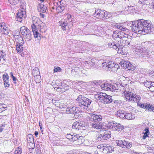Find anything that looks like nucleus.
<instances>
[{
	"label": "nucleus",
	"instance_id": "nucleus-1",
	"mask_svg": "<svg viewBox=\"0 0 154 154\" xmlns=\"http://www.w3.org/2000/svg\"><path fill=\"white\" fill-rule=\"evenodd\" d=\"M150 21L143 19L133 21L131 24V27L132 28V31L136 33L139 34H144L146 29L147 27H149Z\"/></svg>",
	"mask_w": 154,
	"mask_h": 154
},
{
	"label": "nucleus",
	"instance_id": "nucleus-2",
	"mask_svg": "<svg viewBox=\"0 0 154 154\" xmlns=\"http://www.w3.org/2000/svg\"><path fill=\"white\" fill-rule=\"evenodd\" d=\"M76 100V106L83 111L87 110L91 106V104L92 102L91 99L82 95H79Z\"/></svg>",
	"mask_w": 154,
	"mask_h": 154
},
{
	"label": "nucleus",
	"instance_id": "nucleus-3",
	"mask_svg": "<svg viewBox=\"0 0 154 154\" xmlns=\"http://www.w3.org/2000/svg\"><path fill=\"white\" fill-rule=\"evenodd\" d=\"M134 51L140 57L146 59H150L149 60H147L148 62L152 60V57L149 55V52L148 48L145 47L142 48L140 46L137 45L135 48Z\"/></svg>",
	"mask_w": 154,
	"mask_h": 154
},
{
	"label": "nucleus",
	"instance_id": "nucleus-4",
	"mask_svg": "<svg viewBox=\"0 0 154 154\" xmlns=\"http://www.w3.org/2000/svg\"><path fill=\"white\" fill-rule=\"evenodd\" d=\"M43 23L37 17H33L32 18V24L31 25L32 31L33 33L34 37L35 38L40 40L41 39L40 34L38 32L37 29L38 27L40 26Z\"/></svg>",
	"mask_w": 154,
	"mask_h": 154
},
{
	"label": "nucleus",
	"instance_id": "nucleus-5",
	"mask_svg": "<svg viewBox=\"0 0 154 154\" xmlns=\"http://www.w3.org/2000/svg\"><path fill=\"white\" fill-rule=\"evenodd\" d=\"M124 94L125 99L128 101H133L134 102L138 103L141 99L140 97L136 95L133 91L125 90L124 92Z\"/></svg>",
	"mask_w": 154,
	"mask_h": 154
},
{
	"label": "nucleus",
	"instance_id": "nucleus-6",
	"mask_svg": "<svg viewBox=\"0 0 154 154\" xmlns=\"http://www.w3.org/2000/svg\"><path fill=\"white\" fill-rule=\"evenodd\" d=\"M112 96L108 95L105 93H100L98 94L96 97L99 102L106 104H109L112 102Z\"/></svg>",
	"mask_w": 154,
	"mask_h": 154
},
{
	"label": "nucleus",
	"instance_id": "nucleus-7",
	"mask_svg": "<svg viewBox=\"0 0 154 154\" xmlns=\"http://www.w3.org/2000/svg\"><path fill=\"white\" fill-rule=\"evenodd\" d=\"M116 115L117 116L119 117L120 118H125L128 120L133 119L135 118V115H132L131 112H126L125 113V111L124 110L117 111Z\"/></svg>",
	"mask_w": 154,
	"mask_h": 154
},
{
	"label": "nucleus",
	"instance_id": "nucleus-8",
	"mask_svg": "<svg viewBox=\"0 0 154 154\" xmlns=\"http://www.w3.org/2000/svg\"><path fill=\"white\" fill-rule=\"evenodd\" d=\"M100 82H97L94 81V83L97 85H99L101 89L103 90L106 91H112V92L115 91L117 89L116 87L114 85H112L111 83L108 82H104L103 84L100 85L99 83Z\"/></svg>",
	"mask_w": 154,
	"mask_h": 154
},
{
	"label": "nucleus",
	"instance_id": "nucleus-9",
	"mask_svg": "<svg viewBox=\"0 0 154 154\" xmlns=\"http://www.w3.org/2000/svg\"><path fill=\"white\" fill-rule=\"evenodd\" d=\"M108 125L110 127V128H112L113 130L118 132H121L124 129V126L123 125L114 121L108 122Z\"/></svg>",
	"mask_w": 154,
	"mask_h": 154
},
{
	"label": "nucleus",
	"instance_id": "nucleus-10",
	"mask_svg": "<svg viewBox=\"0 0 154 154\" xmlns=\"http://www.w3.org/2000/svg\"><path fill=\"white\" fill-rule=\"evenodd\" d=\"M14 36L16 39H19V42H17L16 45V49L17 53H20L23 50V45L24 43V41L22 37L20 36V32L14 35Z\"/></svg>",
	"mask_w": 154,
	"mask_h": 154
},
{
	"label": "nucleus",
	"instance_id": "nucleus-11",
	"mask_svg": "<svg viewBox=\"0 0 154 154\" xmlns=\"http://www.w3.org/2000/svg\"><path fill=\"white\" fill-rule=\"evenodd\" d=\"M137 106L148 111L153 112H154V105L149 103H137Z\"/></svg>",
	"mask_w": 154,
	"mask_h": 154
},
{
	"label": "nucleus",
	"instance_id": "nucleus-12",
	"mask_svg": "<svg viewBox=\"0 0 154 154\" xmlns=\"http://www.w3.org/2000/svg\"><path fill=\"white\" fill-rule=\"evenodd\" d=\"M66 111L67 113H73L74 114L75 118H77L79 115V111L76 107L69 106L66 108Z\"/></svg>",
	"mask_w": 154,
	"mask_h": 154
},
{
	"label": "nucleus",
	"instance_id": "nucleus-13",
	"mask_svg": "<svg viewBox=\"0 0 154 154\" xmlns=\"http://www.w3.org/2000/svg\"><path fill=\"white\" fill-rule=\"evenodd\" d=\"M105 14V11L98 9L96 10L94 16L99 19L104 20L106 19Z\"/></svg>",
	"mask_w": 154,
	"mask_h": 154
},
{
	"label": "nucleus",
	"instance_id": "nucleus-14",
	"mask_svg": "<svg viewBox=\"0 0 154 154\" xmlns=\"http://www.w3.org/2000/svg\"><path fill=\"white\" fill-rule=\"evenodd\" d=\"M118 145L124 148L129 149L132 146V143L125 140H120L117 142Z\"/></svg>",
	"mask_w": 154,
	"mask_h": 154
},
{
	"label": "nucleus",
	"instance_id": "nucleus-15",
	"mask_svg": "<svg viewBox=\"0 0 154 154\" xmlns=\"http://www.w3.org/2000/svg\"><path fill=\"white\" fill-rule=\"evenodd\" d=\"M25 11L24 9H23L22 10H19L18 11V12L17 14V16L16 19L17 21H19V22H21L23 20V18L25 17Z\"/></svg>",
	"mask_w": 154,
	"mask_h": 154
},
{
	"label": "nucleus",
	"instance_id": "nucleus-16",
	"mask_svg": "<svg viewBox=\"0 0 154 154\" xmlns=\"http://www.w3.org/2000/svg\"><path fill=\"white\" fill-rule=\"evenodd\" d=\"M90 120L94 122H99L102 119V116L100 115L91 114L89 117Z\"/></svg>",
	"mask_w": 154,
	"mask_h": 154
},
{
	"label": "nucleus",
	"instance_id": "nucleus-17",
	"mask_svg": "<svg viewBox=\"0 0 154 154\" xmlns=\"http://www.w3.org/2000/svg\"><path fill=\"white\" fill-rule=\"evenodd\" d=\"M9 78V76L7 73H5L3 75L2 79L3 80L4 85L5 87L6 88H8L10 86Z\"/></svg>",
	"mask_w": 154,
	"mask_h": 154
},
{
	"label": "nucleus",
	"instance_id": "nucleus-18",
	"mask_svg": "<svg viewBox=\"0 0 154 154\" xmlns=\"http://www.w3.org/2000/svg\"><path fill=\"white\" fill-rule=\"evenodd\" d=\"M67 86L66 84L64 83H62L58 87H54V89L56 90L57 91L59 92H63L65 91L67 89Z\"/></svg>",
	"mask_w": 154,
	"mask_h": 154
},
{
	"label": "nucleus",
	"instance_id": "nucleus-19",
	"mask_svg": "<svg viewBox=\"0 0 154 154\" xmlns=\"http://www.w3.org/2000/svg\"><path fill=\"white\" fill-rule=\"evenodd\" d=\"M80 68L79 67H76L74 69L71 70V74L72 75L75 76L76 75H80L81 76V72L80 71Z\"/></svg>",
	"mask_w": 154,
	"mask_h": 154
},
{
	"label": "nucleus",
	"instance_id": "nucleus-20",
	"mask_svg": "<svg viewBox=\"0 0 154 154\" xmlns=\"http://www.w3.org/2000/svg\"><path fill=\"white\" fill-rule=\"evenodd\" d=\"M131 36L130 35H128V37L126 38H124V39H123L121 41V42L122 40V42L123 43V45H128L130 46V42L131 41Z\"/></svg>",
	"mask_w": 154,
	"mask_h": 154
},
{
	"label": "nucleus",
	"instance_id": "nucleus-21",
	"mask_svg": "<svg viewBox=\"0 0 154 154\" xmlns=\"http://www.w3.org/2000/svg\"><path fill=\"white\" fill-rule=\"evenodd\" d=\"M82 139H83L82 137L79 136L76 134H73L72 142L77 141L79 142V143L81 144L82 143L81 140Z\"/></svg>",
	"mask_w": 154,
	"mask_h": 154
},
{
	"label": "nucleus",
	"instance_id": "nucleus-22",
	"mask_svg": "<svg viewBox=\"0 0 154 154\" xmlns=\"http://www.w3.org/2000/svg\"><path fill=\"white\" fill-rule=\"evenodd\" d=\"M103 140H107L111 137V133L110 131H105L103 132H101Z\"/></svg>",
	"mask_w": 154,
	"mask_h": 154
},
{
	"label": "nucleus",
	"instance_id": "nucleus-23",
	"mask_svg": "<svg viewBox=\"0 0 154 154\" xmlns=\"http://www.w3.org/2000/svg\"><path fill=\"white\" fill-rule=\"evenodd\" d=\"M149 27H147L146 29H145V33L149 34H154V27L152 25V23H149Z\"/></svg>",
	"mask_w": 154,
	"mask_h": 154
},
{
	"label": "nucleus",
	"instance_id": "nucleus-24",
	"mask_svg": "<svg viewBox=\"0 0 154 154\" xmlns=\"http://www.w3.org/2000/svg\"><path fill=\"white\" fill-rule=\"evenodd\" d=\"M114 148L109 146H106L103 149V153L107 154L110 153L113 151Z\"/></svg>",
	"mask_w": 154,
	"mask_h": 154
},
{
	"label": "nucleus",
	"instance_id": "nucleus-25",
	"mask_svg": "<svg viewBox=\"0 0 154 154\" xmlns=\"http://www.w3.org/2000/svg\"><path fill=\"white\" fill-rule=\"evenodd\" d=\"M130 64V62L124 60H122L121 61V62L119 63L120 65L125 69H128V67H129Z\"/></svg>",
	"mask_w": 154,
	"mask_h": 154
},
{
	"label": "nucleus",
	"instance_id": "nucleus-26",
	"mask_svg": "<svg viewBox=\"0 0 154 154\" xmlns=\"http://www.w3.org/2000/svg\"><path fill=\"white\" fill-rule=\"evenodd\" d=\"M38 10L42 13L46 12L47 9V7L43 4H39L38 6Z\"/></svg>",
	"mask_w": 154,
	"mask_h": 154
},
{
	"label": "nucleus",
	"instance_id": "nucleus-27",
	"mask_svg": "<svg viewBox=\"0 0 154 154\" xmlns=\"http://www.w3.org/2000/svg\"><path fill=\"white\" fill-rule=\"evenodd\" d=\"M93 134H94L96 136L95 138L96 141L102 142L104 140L101 132L100 134H97V133L96 132L93 133Z\"/></svg>",
	"mask_w": 154,
	"mask_h": 154
},
{
	"label": "nucleus",
	"instance_id": "nucleus-28",
	"mask_svg": "<svg viewBox=\"0 0 154 154\" xmlns=\"http://www.w3.org/2000/svg\"><path fill=\"white\" fill-rule=\"evenodd\" d=\"M68 22L67 21H60L59 22V25L61 27V28L63 30H66V28L67 27Z\"/></svg>",
	"mask_w": 154,
	"mask_h": 154
},
{
	"label": "nucleus",
	"instance_id": "nucleus-29",
	"mask_svg": "<svg viewBox=\"0 0 154 154\" xmlns=\"http://www.w3.org/2000/svg\"><path fill=\"white\" fill-rule=\"evenodd\" d=\"M30 30L25 26H22L20 28V32L22 35H24L26 33H29Z\"/></svg>",
	"mask_w": 154,
	"mask_h": 154
},
{
	"label": "nucleus",
	"instance_id": "nucleus-30",
	"mask_svg": "<svg viewBox=\"0 0 154 154\" xmlns=\"http://www.w3.org/2000/svg\"><path fill=\"white\" fill-rule=\"evenodd\" d=\"M101 124L99 122H94L91 124L92 127L97 129H100Z\"/></svg>",
	"mask_w": 154,
	"mask_h": 154
},
{
	"label": "nucleus",
	"instance_id": "nucleus-31",
	"mask_svg": "<svg viewBox=\"0 0 154 154\" xmlns=\"http://www.w3.org/2000/svg\"><path fill=\"white\" fill-rule=\"evenodd\" d=\"M117 43L113 41L110 42L108 43V46L110 48H113L116 50H117L118 48L117 46Z\"/></svg>",
	"mask_w": 154,
	"mask_h": 154
},
{
	"label": "nucleus",
	"instance_id": "nucleus-32",
	"mask_svg": "<svg viewBox=\"0 0 154 154\" xmlns=\"http://www.w3.org/2000/svg\"><path fill=\"white\" fill-rule=\"evenodd\" d=\"M116 27L119 29L120 30H121L122 32H125V33H128V29L127 28L123 27L122 26L120 25H118L116 26Z\"/></svg>",
	"mask_w": 154,
	"mask_h": 154
},
{
	"label": "nucleus",
	"instance_id": "nucleus-33",
	"mask_svg": "<svg viewBox=\"0 0 154 154\" xmlns=\"http://www.w3.org/2000/svg\"><path fill=\"white\" fill-rule=\"evenodd\" d=\"M9 2L13 5H15L17 4L23 3V0H8Z\"/></svg>",
	"mask_w": 154,
	"mask_h": 154
},
{
	"label": "nucleus",
	"instance_id": "nucleus-34",
	"mask_svg": "<svg viewBox=\"0 0 154 154\" xmlns=\"http://www.w3.org/2000/svg\"><path fill=\"white\" fill-rule=\"evenodd\" d=\"M80 122L77 121H76L74 122L72 125L73 128L75 129L76 130H80Z\"/></svg>",
	"mask_w": 154,
	"mask_h": 154
},
{
	"label": "nucleus",
	"instance_id": "nucleus-35",
	"mask_svg": "<svg viewBox=\"0 0 154 154\" xmlns=\"http://www.w3.org/2000/svg\"><path fill=\"white\" fill-rule=\"evenodd\" d=\"M93 60L92 59L91 61H87L85 62V64L86 66L90 68L91 66H94V63L93 62Z\"/></svg>",
	"mask_w": 154,
	"mask_h": 154
},
{
	"label": "nucleus",
	"instance_id": "nucleus-36",
	"mask_svg": "<svg viewBox=\"0 0 154 154\" xmlns=\"http://www.w3.org/2000/svg\"><path fill=\"white\" fill-rule=\"evenodd\" d=\"M31 33V32L29 31V33H26L24 35L25 36V39L26 41H28L31 39L32 35Z\"/></svg>",
	"mask_w": 154,
	"mask_h": 154
},
{
	"label": "nucleus",
	"instance_id": "nucleus-37",
	"mask_svg": "<svg viewBox=\"0 0 154 154\" xmlns=\"http://www.w3.org/2000/svg\"><path fill=\"white\" fill-rule=\"evenodd\" d=\"M40 31L42 33L45 32L46 30V26L45 24L44 23H42V24L40 26Z\"/></svg>",
	"mask_w": 154,
	"mask_h": 154
},
{
	"label": "nucleus",
	"instance_id": "nucleus-38",
	"mask_svg": "<svg viewBox=\"0 0 154 154\" xmlns=\"http://www.w3.org/2000/svg\"><path fill=\"white\" fill-rule=\"evenodd\" d=\"M119 38H122L123 39H124V38L127 37L129 35L127 33L124 32L122 31H121L120 32H119Z\"/></svg>",
	"mask_w": 154,
	"mask_h": 154
},
{
	"label": "nucleus",
	"instance_id": "nucleus-39",
	"mask_svg": "<svg viewBox=\"0 0 154 154\" xmlns=\"http://www.w3.org/2000/svg\"><path fill=\"white\" fill-rule=\"evenodd\" d=\"M135 69V67L130 63L128 69L129 70L131 73H134V70Z\"/></svg>",
	"mask_w": 154,
	"mask_h": 154
},
{
	"label": "nucleus",
	"instance_id": "nucleus-40",
	"mask_svg": "<svg viewBox=\"0 0 154 154\" xmlns=\"http://www.w3.org/2000/svg\"><path fill=\"white\" fill-rule=\"evenodd\" d=\"M82 32L84 33L83 35L82 33H81V34L82 35H87L90 34V32L89 31V29H88V28L87 27V26L84 27Z\"/></svg>",
	"mask_w": 154,
	"mask_h": 154
},
{
	"label": "nucleus",
	"instance_id": "nucleus-41",
	"mask_svg": "<svg viewBox=\"0 0 154 154\" xmlns=\"http://www.w3.org/2000/svg\"><path fill=\"white\" fill-rule=\"evenodd\" d=\"M6 54L3 53L2 51H0V62L1 59H2L3 61H6Z\"/></svg>",
	"mask_w": 154,
	"mask_h": 154
},
{
	"label": "nucleus",
	"instance_id": "nucleus-42",
	"mask_svg": "<svg viewBox=\"0 0 154 154\" xmlns=\"http://www.w3.org/2000/svg\"><path fill=\"white\" fill-rule=\"evenodd\" d=\"M117 46L118 47L117 49L116 50L118 51V53H119L120 52H121V51L122 49H124L123 48V45H119L118 43H117Z\"/></svg>",
	"mask_w": 154,
	"mask_h": 154
},
{
	"label": "nucleus",
	"instance_id": "nucleus-43",
	"mask_svg": "<svg viewBox=\"0 0 154 154\" xmlns=\"http://www.w3.org/2000/svg\"><path fill=\"white\" fill-rule=\"evenodd\" d=\"M151 83L152 82L151 81H147L146 82H144L143 84L145 86L149 88H150Z\"/></svg>",
	"mask_w": 154,
	"mask_h": 154
},
{
	"label": "nucleus",
	"instance_id": "nucleus-44",
	"mask_svg": "<svg viewBox=\"0 0 154 154\" xmlns=\"http://www.w3.org/2000/svg\"><path fill=\"white\" fill-rule=\"evenodd\" d=\"M38 69L37 67H35L33 69L32 71L33 75V76H35V74H39L40 72L38 71Z\"/></svg>",
	"mask_w": 154,
	"mask_h": 154
},
{
	"label": "nucleus",
	"instance_id": "nucleus-45",
	"mask_svg": "<svg viewBox=\"0 0 154 154\" xmlns=\"http://www.w3.org/2000/svg\"><path fill=\"white\" fill-rule=\"evenodd\" d=\"M119 31L116 30L112 34L113 37L115 38H119Z\"/></svg>",
	"mask_w": 154,
	"mask_h": 154
},
{
	"label": "nucleus",
	"instance_id": "nucleus-46",
	"mask_svg": "<svg viewBox=\"0 0 154 154\" xmlns=\"http://www.w3.org/2000/svg\"><path fill=\"white\" fill-rule=\"evenodd\" d=\"M52 103L53 104H54L57 107H58V106L60 104V102L59 101V100L58 99L56 100L53 99L52 100Z\"/></svg>",
	"mask_w": 154,
	"mask_h": 154
},
{
	"label": "nucleus",
	"instance_id": "nucleus-47",
	"mask_svg": "<svg viewBox=\"0 0 154 154\" xmlns=\"http://www.w3.org/2000/svg\"><path fill=\"white\" fill-rule=\"evenodd\" d=\"M66 137L67 139L69 140L70 141L72 142L73 134H67L66 135Z\"/></svg>",
	"mask_w": 154,
	"mask_h": 154
},
{
	"label": "nucleus",
	"instance_id": "nucleus-48",
	"mask_svg": "<svg viewBox=\"0 0 154 154\" xmlns=\"http://www.w3.org/2000/svg\"><path fill=\"white\" fill-rule=\"evenodd\" d=\"M22 153V149L21 148L19 147L16 149L14 152L15 154H21Z\"/></svg>",
	"mask_w": 154,
	"mask_h": 154
},
{
	"label": "nucleus",
	"instance_id": "nucleus-49",
	"mask_svg": "<svg viewBox=\"0 0 154 154\" xmlns=\"http://www.w3.org/2000/svg\"><path fill=\"white\" fill-rule=\"evenodd\" d=\"M62 70V69L59 67H54V72H60Z\"/></svg>",
	"mask_w": 154,
	"mask_h": 154
},
{
	"label": "nucleus",
	"instance_id": "nucleus-50",
	"mask_svg": "<svg viewBox=\"0 0 154 154\" xmlns=\"http://www.w3.org/2000/svg\"><path fill=\"white\" fill-rule=\"evenodd\" d=\"M79 122H80V124L79 126L80 130L85 129V127L84 125V124L85 123L82 121H80Z\"/></svg>",
	"mask_w": 154,
	"mask_h": 154
},
{
	"label": "nucleus",
	"instance_id": "nucleus-51",
	"mask_svg": "<svg viewBox=\"0 0 154 154\" xmlns=\"http://www.w3.org/2000/svg\"><path fill=\"white\" fill-rule=\"evenodd\" d=\"M39 74H35V76H34L35 78V81L37 83H39L40 82V79L39 78H40V76L39 75Z\"/></svg>",
	"mask_w": 154,
	"mask_h": 154
},
{
	"label": "nucleus",
	"instance_id": "nucleus-52",
	"mask_svg": "<svg viewBox=\"0 0 154 154\" xmlns=\"http://www.w3.org/2000/svg\"><path fill=\"white\" fill-rule=\"evenodd\" d=\"M108 63V60H105V61H103V62L102 63V64L101 65L102 67L103 68H105L106 67H108L107 65Z\"/></svg>",
	"mask_w": 154,
	"mask_h": 154
},
{
	"label": "nucleus",
	"instance_id": "nucleus-53",
	"mask_svg": "<svg viewBox=\"0 0 154 154\" xmlns=\"http://www.w3.org/2000/svg\"><path fill=\"white\" fill-rule=\"evenodd\" d=\"M57 9L59 10L60 12H62L64 9V7L60 5L59 6H58L57 8Z\"/></svg>",
	"mask_w": 154,
	"mask_h": 154
},
{
	"label": "nucleus",
	"instance_id": "nucleus-54",
	"mask_svg": "<svg viewBox=\"0 0 154 154\" xmlns=\"http://www.w3.org/2000/svg\"><path fill=\"white\" fill-rule=\"evenodd\" d=\"M62 83V82L60 81L56 80L55 82V86L54 87H58Z\"/></svg>",
	"mask_w": 154,
	"mask_h": 154
},
{
	"label": "nucleus",
	"instance_id": "nucleus-55",
	"mask_svg": "<svg viewBox=\"0 0 154 154\" xmlns=\"http://www.w3.org/2000/svg\"><path fill=\"white\" fill-rule=\"evenodd\" d=\"M10 75H11V77L12 78V79H13V80L14 81V83H15V84H16L17 83V82H16V80H17L16 78V77L15 76H14L13 74V73L12 72H10Z\"/></svg>",
	"mask_w": 154,
	"mask_h": 154
},
{
	"label": "nucleus",
	"instance_id": "nucleus-56",
	"mask_svg": "<svg viewBox=\"0 0 154 154\" xmlns=\"http://www.w3.org/2000/svg\"><path fill=\"white\" fill-rule=\"evenodd\" d=\"M101 128H100V129H102L103 130L105 131H107V130L108 129V127L104 125H102L101 124Z\"/></svg>",
	"mask_w": 154,
	"mask_h": 154
},
{
	"label": "nucleus",
	"instance_id": "nucleus-57",
	"mask_svg": "<svg viewBox=\"0 0 154 154\" xmlns=\"http://www.w3.org/2000/svg\"><path fill=\"white\" fill-rule=\"evenodd\" d=\"M3 105H1L0 106V113L2 112L5 110V108H7V107H4L3 106Z\"/></svg>",
	"mask_w": 154,
	"mask_h": 154
},
{
	"label": "nucleus",
	"instance_id": "nucleus-58",
	"mask_svg": "<svg viewBox=\"0 0 154 154\" xmlns=\"http://www.w3.org/2000/svg\"><path fill=\"white\" fill-rule=\"evenodd\" d=\"M116 66V65H114V63H113L111 64L110 65L107 66V67L108 68L109 70H111V69H113Z\"/></svg>",
	"mask_w": 154,
	"mask_h": 154
},
{
	"label": "nucleus",
	"instance_id": "nucleus-59",
	"mask_svg": "<svg viewBox=\"0 0 154 154\" xmlns=\"http://www.w3.org/2000/svg\"><path fill=\"white\" fill-rule=\"evenodd\" d=\"M119 53L121 54H122L125 55L127 54V51L125 50V49L124 48L122 50L121 52H120Z\"/></svg>",
	"mask_w": 154,
	"mask_h": 154
},
{
	"label": "nucleus",
	"instance_id": "nucleus-60",
	"mask_svg": "<svg viewBox=\"0 0 154 154\" xmlns=\"http://www.w3.org/2000/svg\"><path fill=\"white\" fill-rule=\"evenodd\" d=\"M80 71L81 72L80 73L81 74V76H83V75L82 74V73L85 74L86 72V71L83 68H80Z\"/></svg>",
	"mask_w": 154,
	"mask_h": 154
},
{
	"label": "nucleus",
	"instance_id": "nucleus-61",
	"mask_svg": "<svg viewBox=\"0 0 154 154\" xmlns=\"http://www.w3.org/2000/svg\"><path fill=\"white\" fill-rule=\"evenodd\" d=\"M145 132L144 133L145 134H148V135L149 134V128L148 127L146 128L145 130Z\"/></svg>",
	"mask_w": 154,
	"mask_h": 154
},
{
	"label": "nucleus",
	"instance_id": "nucleus-62",
	"mask_svg": "<svg viewBox=\"0 0 154 154\" xmlns=\"http://www.w3.org/2000/svg\"><path fill=\"white\" fill-rule=\"evenodd\" d=\"M2 29H3L2 31L3 30L4 32H6V33H8V28L5 25L4 26H3V27Z\"/></svg>",
	"mask_w": 154,
	"mask_h": 154
},
{
	"label": "nucleus",
	"instance_id": "nucleus-63",
	"mask_svg": "<svg viewBox=\"0 0 154 154\" xmlns=\"http://www.w3.org/2000/svg\"><path fill=\"white\" fill-rule=\"evenodd\" d=\"M105 13H106L105 16H106V17H107L108 18H109L111 17V15L110 13H109V12L106 11H105Z\"/></svg>",
	"mask_w": 154,
	"mask_h": 154
},
{
	"label": "nucleus",
	"instance_id": "nucleus-64",
	"mask_svg": "<svg viewBox=\"0 0 154 154\" xmlns=\"http://www.w3.org/2000/svg\"><path fill=\"white\" fill-rule=\"evenodd\" d=\"M67 18L68 19V20H69V21H70L72 20L71 19L72 16L71 14H67Z\"/></svg>",
	"mask_w": 154,
	"mask_h": 154
}]
</instances>
